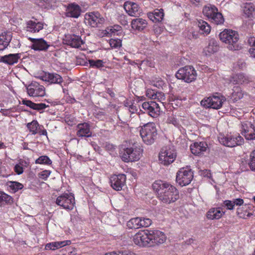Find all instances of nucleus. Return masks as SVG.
Masks as SVG:
<instances>
[{"label": "nucleus", "mask_w": 255, "mask_h": 255, "mask_svg": "<svg viewBox=\"0 0 255 255\" xmlns=\"http://www.w3.org/2000/svg\"><path fill=\"white\" fill-rule=\"evenodd\" d=\"M152 188L159 199L164 203L175 202L179 198V192L175 187L161 180L154 182Z\"/></svg>", "instance_id": "f257e3e1"}, {"label": "nucleus", "mask_w": 255, "mask_h": 255, "mask_svg": "<svg viewBox=\"0 0 255 255\" xmlns=\"http://www.w3.org/2000/svg\"><path fill=\"white\" fill-rule=\"evenodd\" d=\"M220 40L228 44L227 47L231 50H238L242 48V45L239 42V34L236 31L225 29L219 34Z\"/></svg>", "instance_id": "f03ea898"}, {"label": "nucleus", "mask_w": 255, "mask_h": 255, "mask_svg": "<svg viewBox=\"0 0 255 255\" xmlns=\"http://www.w3.org/2000/svg\"><path fill=\"white\" fill-rule=\"evenodd\" d=\"M140 135L143 141L148 145L154 143L157 138V130L153 123H149L144 125L140 129Z\"/></svg>", "instance_id": "7ed1b4c3"}, {"label": "nucleus", "mask_w": 255, "mask_h": 255, "mask_svg": "<svg viewBox=\"0 0 255 255\" xmlns=\"http://www.w3.org/2000/svg\"><path fill=\"white\" fill-rule=\"evenodd\" d=\"M159 162L167 166L172 163L176 157L175 149L170 145L163 147L159 153Z\"/></svg>", "instance_id": "20e7f679"}, {"label": "nucleus", "mask_w": 255, "mask_h": 255, "mask_svg": "<svg viewBox=\"0 0 255 255\" xmlns=\"http://www.w3.org/2000/svg\"><path fill=\"white\" fill-rule=\"evenodd\" d=\"M142 149L139 146L133 145L124 149L122 155V160L126 162L138 160L142 154Z\"/></svg>", "instance_id": "39448f33"}, {"label": "nucleus", "mask_w": 255, "mask_h": 255, "mask_svg": "<svg viewBox=\"0 0 255 255\" xmlns=\"http://www.w3.org/2000/svg\"><path fill=\"white\" fill-rule=\"evenodd\" d=\"M176 77L187 83H191L196 80L197 73L192 66H185L180 68L176 73Z\"/></svg>", "instance_id": "423d86ee"}, {"label": "nucleus", "mask_w": 255, "mask_h": 255, "mask_svg": "<svg viewBox=\"0 0 255 255\" xmlns=\"http://www.w3.org/2000/svg\"><path fill=\"white\" fill-rule=\"evenodd\" d=\"M105 21V18L98 12H89L85 15V24L92 27H100Z\"/></svg>", "instance_id": "0eeeda50"}, {"label": "nucleus", "mask_w": 255, "mask_h": 255, "mask_svg": "<svg viewBox=\"0 0 255 255\" xmlns=\"http://www.w3.org/2000/svg\"><path fill=\"white\" fill-rule=\"evenodd\" d=\"M193 178V173L191 169L181 168L177 173L176 180L181 186H186L190 183Z\"/></svg>", "instance_id": "6e6552de"}, {"label": "nucleus", "mask_w": 255, "mask_h": 255, "mask_svg": "<svg viewBox=\"0 0 255 255\" xmlns=\"http://www.w3.org/2000/svg\"><path fill=\"white\" fill-rule=\"evenodd\" d=\"M220 142L225 146L233 147L244 144V139L240 135H227L219 137Z\"/></svg>", "instance_id": "1a4fd4ad"}, {"label": "nucleus", "mask_w": 255, "mask_h": 255, "mask_svg": "<svg viewBox=\"0 0 255 255\" xmlns=\"http://www.w3.org/2000/svg\"><path fill=\"white\" fill-rule=\"evenodd\" d=\"M148 233L150 247L159 246L165 242L166 237L164 233L159 230H146Z\"/></svg>", "instance_id": "9d476101"}, {"label": "nucleus", "mask_w": 255, "mask_h": 255, "mask_svg": "<svg viewBox=\"0 0 255 255\" xmlns=\"http://www.w3.org/2000/svg\"><path fill=\"white\" fill-rule=\"evenodd\" d=\"M225 101L226 99L223 96H213L202 100L201 104L206 108L219 109Z\"/></svg>", "instance_id": "9b49d317"}, {"label": "nucleus", "mask_w": 255, "mask_h": 255, "mask_svg": "<svg viewBox=\"0 0 255 255\" xmlns=\"http://www.w3.org/2000/svg\"><path fill=\"white\" fill-rule=\"evenodd\" d=\"M56 204L64 209L72 210L75 204L74 195L71 193L62 194L57 198Z\"/></svg>", "instance_id": "f8f14e48"}, {"label": "nucleus", "mask_w": 255, "mask_h": 255, "mask_svg": "<svg viewBox=\"0 0 255 255\" xmlns=\"http://www.w3.org/2000/svg\"><path fill=\"white\" fill-rule=\"evenodd\" d=\"M241 133L247 140H255V126L251 122L246 121L241 124Z\"/></svg>", "instance_id": "ddd939ff"}, {"label": "nucleus", "mask_w": 255, "mask_h": 255, "mask_svg": "<svg viewBox=\"0 0 255 255\" xmlns=\"http://www.w3.org/2000/svg\"><path fill=\"white\" fill-rule=\"evenodd\" d=\"M142 108L148 115L152 118H156L159 115L160 107L156 102L154 101L145 102L142 105Z\"/></svg>", "instance_id": "4468645a"}, {"label": "nucleus", "mask_w": 255, "mask_h": 255, "mask_svg": "<svg viewBox=\"0 0 255 255\" xmlns=\"http://www.w3.org/2000/svg\"><path fill=\"white\" fill-rule=\"evenodd\" d=\"M134 244L140 247H149L148 233L144 230L136 233L133 237Z\"/></svg>", "instance_id": "2eb2a0df"}, {"label": "nucleus", "mask_w": 255, "mask_h": 255, "mask_svg": "<svg viewBox=\"0 0 255 255\" xmlns=\"http://www.w3.org/2000/svg\"><path fill=\"white\" fill-rule=\"evenodd\" d=\"M126 176L125 174L114 175L110 178V183L112 187L117 191L122 189L125 185Z\"/></svg>", "instance_id": "dca6fc26"}, {"label": "nucleus", "mask_w": 255, "mask_h": 255, "mask_svg": "<svg viewBox=\"0 0 255 255\" xmlns=\"http://www.w3.org/2000/svg\"><path fill=\"white\" fill-rule=\"evenodd\" d=\"M28 39L32 43L30 47L36 51H46L51 46L50 43L43 38H33L29 37Z\"/></svg>", "instance_id": "f3484780"}, {"label": "nucleus", "mask_w": 255, "mask_h": 255, "mask_svg": "<svg viewBox=\"0 0 255 255\" xmlns=\"http://www.w3.org/2000/svg\"><path fill=\"white\" fill-rule=\"evenodd\" d=\"M124 8L126 12L131 16H138L141 13V9L138 5L131 1H126L124 4Z\"/></svg>", "instance_id": "a211bd4d"}, {"label": "nucleus", "mask_w": 255, "mask_h": 255, "mask_svg": "<svg viewBox=\"0 0 255 255\" xmlns=\"http://www.w3.org/2000/svg\"><path fill=\"white\" fill-rule=\"evenodd\" d=\"M76 134L78 137H91L92 132L90 130L89 124L87 123L79 124L76 127Z\"/></svg>", "instance_id": "6ab92c4d"}, {"label": "nucleus", "mask_w": 255, "mask_h": 255, "mask_svg": "<svg viewBox=\"0 0 255 255\" xmlns=\"http://www.w3.org/2000/svg\"><path fill=\"white\" fill-rule=\"evenodd\" d=\"M65 43L72 47L78 48L84 43L80 36L73 34L65 36Z\"/></svg>", "instance_id": "aec40b11"}, {"label": "nucleus", "mask_w": 255, "mask_h": 255, "mask_svg": "<svg viewBox=\"0 0 255 255\" xmlns=\"http://www.w3.org/2000/svg\"><path fill=\"white\" fill-rule=\"evenodd\" d=\"M208 149V145L205 142H195L190 145L191 152L199 155L203 154Z\"/></svg>", "instance_id": "412c9836"}, {"label": "nucleus", "mask_w": 255, "mask_h": 255, "mask_svg": "<svg viewBox=\"0 0 255 255\" xmlns=\"http://www.w3.org/2000/svg\"><path fill=\"white\" fill-rule=\"evenodd\" d=\"M43 80L51 84H61L63 82L62 77L56 73H45V76L43 77Z\"/></svg>", "instance_id": "4be33fe9"}, {"label": "nucleus", "mask_w": 255, "mask_h": 255, "mask_svg": "<svg viewBox=\"0 0 255 255\" xmlns=\"http://www.w3.org/2000/svg\"><path fill=\"white\" fill-rule=\"evenodd\" d=\"M43 28V23L35 20H29L26 23V30L27 31L36 33L38 32Z\"/></svg>", "instance_id": "5701e85b"}, {"label": "nucleus", "mask_w": 255, "mask_h": 255, "mask_svg": "<svg viewBox=\"0 0 255 255\" xmlns=\"http://www.w3.org/2000/svg\"><path fill=\"white\" fill-rule=\"evenodd\" d=\"M229 83L236 85L248 83L249 82V80L248 77L244 74L239 73L231 76L229 79Z\"/></svg>", "instance_id": "b1692460"}, {"label": "nucleus", "mask_w": 255, "mask_h": 255, "mask_svg": "<svg viewBox=\"0 0 255 255\" xmlns=\"http://www.w3.org/2000/svg\"><path fill=\"white\" fill-rule=\"evenodd\" d=\"M81 12L80 7L77 4H71L67 9L66 16L70 17L78 18Z\"/></svg>", "instance_id": "393cba45"}, {"label": "nucleus", "mask_w": 255, "mask_h": 255, "mask_svg": "<svg viewBox=\"0 0 255 255\" xmlns=\"http://www.w3.org/2000/svg\"><path fill=\"white\" fill-rule=\"evenodd\" d=\"M148 17L154 22H160L164 17L163 10V9H156L152 12H149Z\"/></svg>", "instance_id": "a878e982"}, {"label": "nucleus", "mask_w": 255, "mask_h": 255, "mask_svg": "<svg viewBox=\"0 0 255 255\" xmlns=\"http://www.w3.org/2000/svg\"><path fill=\"white\" fill-rule=\"evenodd\" d=\"M20 58V54H10L1 57L0 61L8 65H13L18 62Z\"/></svg>", "instance_id": "bb28decb"}, {"label": "nucleus", "mask_w": 255, "mask_h": 255, "mask_svg": "<svg viewBox=\"0 0 255 255\" xmlns=\"http://www.w3.org/2000/svg\"><path fill=\"white\" fill-rule=\"evenodd\" d=\"M131 25L133 29L141 31L146 27L147 23L146 20L138 18L133 19L131 21Z\"/></svg>", "instance_id": "cd10ccee"}, {"label": "nucleus", "mask_w": 255, "mask_h": 255, "mask_svg": "<svg viewBox=\"0 0 255 255\" xmlns=\"http://www.w3.org/2000/svg\"><path fill=\"white\" fill-rule=\"evenodd\" d=\"M219 208H211L207 213V218L210 220H218L220 219L224 214Z\"/></svg>", "instance_id": "c85d7f7f"}, {"label": "nucleus", "mask_w": 255, "mask_h": 255, "mask_svg": "<svg viewBox=\"0 0 255 255\" xmlns=\"http://www.w3.org/2000/svg\"><path fill=\"white\" fill-rule=\"evenodd\" d=\"M243 11L246 17H255V6L252 3H246L243 7Z\"/></svg>", "instance_id": "c756f323"}, {"label": "nucleus", "mask_w": 255, "mask_h": 255, "mask_svg": "<svg viewBox=\"0 0 255 255\" xmlns=\"http://www.w3.org/2000/svg\"><path fill=\"white\" fill-rule=\"evenodd\" d=\"M217 11H218V8L215 5L212 4L206 5L203 8V14L209 19H211Z\"/></svg>", "instance_id": "7c9ffc66"}, {"label": "nucleus", "mask_w": 255, "mask_h": 255, "mask_svg": "<svg viewBox=\"0 0 255 255\" xmlns=\"http://www.w3.org/2000/svg\"><path fill=\"white\" fill-rule=\"evenodd\" d=\"M219 49V45L217 41L211 39L209 40L208 46L205 48V51L208 52V54H213L216 52Z\"/></svg>", "instance_id": "2f4dec72"}, {"label": "nucleus", "mask_w": 255, "mask_h": 255, "mask_svg": "<svg viewBox=\"0 0 255 255\" xmlns=\"http://www.w3.org/2000/svg\"><path fill=\"white\" fill-rule=\"evenodd\" d=\"M233 92L231 96V99L235 102L240 100L243 97V93L241 88L239 87H234Z\"/></svg>", "instance_id": "473e14b6"}, {"label": "nucleus", "mask_w": 255, "mask_h": 255, "mask_svg": "<svg viewBox=\"0 0 255 255\" xmlns=\"http://www.w3.org/2000/svg\"><path fill=\"white\" fill-rule=\"evenodd\" d=\"M198 26L202 33L209 34L211 31L210 25L205 21L200 19L198 21Z\"/></svg>", "instance_id": "72a5a7b5"}, {"label": "nucleus", "mask_w": 255, "mask_h": 255, "mask_svg": "<svg viewBox=\"0 0 255 255\" xmlns=\"http://www.w3.org/2000/svg\"><path fill=\"white\" fill-rule=\"evenodd\" d=\"M11 40L10 35L1 34L0 35V50L5 49L8 45Z\"/></svg>", "instance_id": "f704fd0d"}, {"label": "nucleus", "mask_w": 255, "mask_h": 255, "mask_svg": "<svg viewBox=\"0 0 255 255\" xmlns=\"http://www.w3.org/2000/svg\"><path fill=\"white\" fill-rule=\"evenodd\" d=\"M127 227L131 229H136L140 228V217L131 219L128 222Z\"/></svg>", "instance_id": "c9c22d12"}, {"label": "nucleus", "mask_w": 255, "mask_h": 255, "mask_svg": "<svg viewBox=\"0 0 255 255\" xmlns=\"http://www.w3.org/2000/svg\"><path fill=\"white\" fill-rule=\"evenodd\" d=\"M12 202L13 199L11 196L0 191V206L5 204H11Z\"/></svg>", "instance_id": "e433bc0d"}, {"label": "nucleus", "mask_w": 255, "mask_h": 255, "mask_svg": "<svg viewBox=\"0 0 255 255\" xmlns=\"http://www.w3.org/2000/svg\"><path fill=\"white\" fill-rule=\"evenodd\" d=\"M214 15L210 19L212 22L217 25L223 23L224 18L221 13L219 12L218 10Z\"/></svg>", "instance_id": "4c0bfd02"}, {"label": "nucleus", "mask_w": 255, "mask_h": 255, "mask_svg": "<svg viewBox=\"0 0 255 255\" xmlns=\"http://www.w3.org/2000/svg\"><path fill=\"white\" fill-rule=\"evenodd\" d=\"M34 87L35 90L34 97H43L45 95V92L44 86L36 83Z\"/></svg>", "instance_id": "58836bf2"}, {"label": "nucleus", "mask_w": 255, "mask_h": 255, "mask_svg": "<svg viewBox=\"0 0 255 255\" xmlns=\"http://www.w3.org/2000/svg\"><path fill=\"white\" fill-rule=\"evenodd\" d=\"M27 127L32 134H35L37 133L39 124L37 121L33 120L31 123H28Z\"/></svg>", "instance_id": "ea45409f"}, {"label": "nucleus", "mask_w": 255, "mask_h": 255, "mask_svg": "<svg viewBox=\"0 0 255 255\" xmlns=\"http://www.w3.org/2000/svg\"><path fill=\"white\" fill-rule=\"evenodd\" d=\"M36 164L50 165L52 164L51 160L46 155H42L35 160Z\"/></svg>", "instance_id": "a19ab883"}, {"label": "nucleus", "mask_w": 255, "mask_h": 255, "mask_svg": "<svg viewBox=\"0 0 255 255\" xmlns=\"http://www.w3.org/2000/svg\"><path fill=\"white\" fill-rule=\"evenodd\" d=\"M151 85L158 88H162L165 83L159 77H154L150 81Z\"/></svg>", "instance_id": "79ce46f5"}, {"label": "nucleus", "mask_w": 255, "mask_h": 255, "mask_svg": "<svg viewBox=\"0 0 255 255\" xmlns=\"http://www.w3.org/2000/svg\"><path fill=\"white\" fill-rule=\"evenodd\" d=\"M104 255H136L134 253L130 251L124 250V251H118L108 253Z\"/></svg>", "instance_id": "37998d69"}, {"label": "nucleus", "mask_w": 255, "mask_h": 255, "mask_svg": "<svg viewBox=\"0 0 255 255\" xmlns=\"http://www.w3.org/2000/svg\"><path fill=\"white\" fill-rule=\"evenodd\" d=\"M248 164L252 171H255V150L252 151L250 154Z\"/></svg>", "instance_id": "c03bdc74"}, {"label": "nucleus", "mask_w": 255, "mask_h": 255, "mask_svg": "<svg viewBox=\"0 0 255 255\" xmlns=\"http://www.w3.org/2000/svg\"><path fill=\"white\" fill-rule=\"evenodd\" d=\"M89 63L90 66L100 68L103 66V62L101 60H89Z\"/></svg>", "instance_id": "a18cd8bd"}, {"label": "nucleus", "mask_w": 255, "mask_h": 255, "mask_svg": "<svg viewBox=\"0 0 255 255\" xmlns=\"http://www.w3.org/2000/svg\"><path fill=\"white\" fill-rule=\"evenodd\" d=\"M110 45L112 48H118L122 46V41L120 39H111L110 40Z\"/></svg>", "instance_id": "49530a36"}, {"label": "nucleus", "mask_w": 255, "mask_h": 255, "mask_svg": "<svg viewBox=\"0 0 255 255\" xmlns=\"http://www.w3.org/2000/svg\"><path fill=\"white\" fill-rule=\"evenodd\" d=\"M152 224V221L149 218L140 217L141 227H148Z\"/></svg>", "instance_id": "de8ad7c7"}, {"label": "nucleus", "mask_w": 255, "mask_h": 255, "mask_svg": "<svg viewBox=\"0 0 255 255\" xmlns=\"http://www.w3.org/2000/svg\"><path fill=\"white\" fill-rule=\"evenodd\" d=\"M118 31V29H116L115 27H109L105 30L104 34L107 36H112L115 33Z\"/></svg>", "instance_id": "09e8293b"}, {"label": "nucleus", "mask_w": 255, "mask_h": 255, "mask_svg": "<svg viewBox=\"0 0 255 255\" xmlns=\"http://www.w3.org/2000/svg\"><path fill=\"white\" fill-rule=\"evenodd\" d=\"M10 187L14 192H16L19 189H21L23 187V185L19 182H11Z\"/></svg>", "instance_id": "8fccbe9b"}, {"label": "nucleus", "mask_w": 255, "mask_h": 255, "mask_svg": "<svg viewBox=\"0 0 255 255\" xmlns=\"http://www.w3.org/2000/svg\"><path fill=\"white\" fill-rule=\"evenodd\" d=\"M146 95L147 97L152 99H156L158 96L156 92L152 89H147L146 92Z\"/></svg>", "instance_id": "3c124183"}, {"label": "nucleus", "mask_w": 255, "mask_h": 255, "mask_svg": "<svg viewBox=\"0 0 255 255\" xmlns=\"http://www.w3.org/2000/svg\"><path fill=\"white\" fill-rule=\"evenodd\" d=\"M49 107V105H47L44 103H35V106L34 107V110H36L37 111L40 112V113H42L41 111H42L46 109V108Z\"/></svg>", "instance_id": "603ef678"}, {"label": "nucleus", "mask_w": 255, "mask_h": 255, "mask_svg": "<svg viewBox=\"0 0 255 255\" xmlns=\"http://www.w3.org/2000/svg\"><path fill=\"white\" fill-rule=\"evenodd\" d=\"M51 174L50 170H45L38 174L39 177L46 180Z\"/></svg>", "instance_id": "864d4df0"}, {"label": "nucleus", "mask_w": 255, "mask_h": 255, "mask_svg": "<svg viewBox=\"0 0 255 255\" xmlns=\"http://www.w3.org/2000/svg\"><path fill=\"white\" fill-rule=\"evenodd\" d=\"M34 86H35V83L29 85L26 88L27 94L30 96L34 97V95H35V94H34L35 90H34Z\"/></svg>", "instance_id": "5fc2aeb1"}, {"label": "nucleus", "mask_w": 255, "mask_h": 255, "mask_svg": "<svg viewBox=\"0 0 255 255\" xmlns=\"http://www.w3.org/2000/svg\"><path fill=\"white\" fill-rule=\"evenodd\" d=\"M22 104H23V105H24L29 107L31 109H33V110L34 109V107H35V103L32 102L30 100H26V99H23L22 100Z\"/></svg>", "instance_id": "6e6d98bb"}, {"label": "nucleus", "mask_w": 255, "mask_h": 255, "mask_svg": "<svg viewBox=\"0 0 255 255\" xmlns=\"http://www.w3.org/2000/svg\"><path fill=\"white\" fill-rule=\"evenodd\" d=\"M224 204L225 207L229 210H232L234 208V204L233 201L230 200H225L224 202Z\"/></svg>", "instance_id": "4d7b16f0"}, {"label": "nucleus", "mask_w": 255, "mask_h": 255, "mask_svg": "<svg viewBox=\"0 0 255 255\" xmlns=\"http://www.w3.org/2000/svg\"><path fill=\"white\" fill-rule=\"evenodd\" d=\"M46 250H54L56 249H58L56 242H53L49 244H47L45 246Z\"/></svg>", "instance_id": "13d9d810"}, {"label": "nucleus", "mask_w": 255, "mask_h": 255, "mask_svg": "<svg viewBox=\"0 0 255 255\" xmlns=\"http://www.w3.org/2000/svg\"><path fill=\"white\" fill-rule=\"evenodd\" d=\"M14 170L18 175L21 174L23 172V168L17 164L15 165Z\"/></svg>", "instance_id": "bf43d9fd"}, {"label": "nucleus", "mask_w": 255, "mask_h": 255, "mask_svg": "<svg viewBox=\"0 0 255 255\" xmlns=\"http://www.w3.org/2000/svg\"><path fill=\"white\" fill-rule=\"evenodd\" d=\"M126 111H128V114L129 113H134L136 111L135 107L132 105H130L129 107L126 106L125 108Z\"/></svg>", "instance_id": "052dcab7"}, {"label": "nucleus", "mask_w": 255, "mask_h": 255, "mask_svg": "<svg viewBox=\"0 0 255 255\" xmlns=\"http://www.w3.org/2000/svg\"><path fill=\"white\" fill-rule=\"evenodd\" d=\"M233 202L234 203V206L235 205L237 206H241L243 204L244 200L241 198H237L234 200V201H233Z\"/></svg>", "instance_id": "680f3d73"}, {"label": "nucleus", "mask_w": 255, "mask_h": 255, "mask_svg": "<svg viewBox=\"0 0 255 255\" xmlns=\"http://www.w3.org/2000/svg\"><path fill=\"white\" fill-rule=\"evenodd\" d=\"M17 164L22 167L23 168V167H27L28 165V162L23 159H20Z\"/></svg>", "instance_id": "e2e57ef3"}, {"label": "nucleus", "mask_w": 255, "mask_h": 255, "mask_svg": "<svg viewBox=\"0 0 255 255\" xmlns=\"http://www.w3.org/2000/svg\"><path fill=\"white\" fill-rule=\"evenodd\" d=\"M202 175L204 177H207V178H211V173L210 172V171L209 170H204L202 171Z\"/></svg>", "instance_id": "0e129e2a"}, {"label": "nucleus", "mask_w": 255, "mask_h": 255, "mask_svg": "<svg viewBox=\"0 0 255 255\" xmlns=\"http://www.w3.org/2000/svg\"><path fill=\"white\" fill-rule=\"evenodd\" d=\"M248 42L250 46H254L255 47V37H249L248 40Z\"/></svg>", "instance_id": "69168bd1"}, {"label": "nucleus", "mask_w": 255, "mask_h": 255, "mask_svg": "<svg viewBox=\"0 0 255 255\" xmlns=\"http://www.w3.org/2000/svg\"><path fill=\"white\" fill-rule=\"evenodd\" d=\"M156 94H158V96L156 99L159 101L161 102L162 100H164L165 99V97L164 94L161 92L157 93L156 92Z\"/></svg>", "instance_id": "338daca9"}, {"label": "nucleus", "mask_w": 255, "mask_h": 255, "mask_svg": "<svg viewBox=\"0 0 255 255\" xmlns=\"http://www.w3.org/2000/svg\"><path fill=\"white\" fill-rule=\"evenodd\" d=\"M56 243L58 249L65 246V242L63 241L56 242Z\"/></svg>", "instance_id": "774afa93"}]
</instances>
